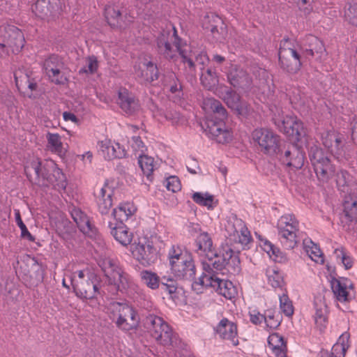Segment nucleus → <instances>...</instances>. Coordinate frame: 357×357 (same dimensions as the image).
<instances>
[{
  "label": "nucleus",
  "instance_id": "f257e3e1",
  "mask_svg": "<svg viewBox=\"0 0 357 357\" xmlns=\"http://www.w3.org/2000/svg\"><path fill=\"white\" fill-rule=\"evenodd\" d=\"M238 248H231L229 245L222 247L220 255L214 251V255L208 256L207 260L203 261V272L197 280L192 283V289L197 294L203 291V284H211L213 280L219 278V274L224 275L226 270L231 275H237L241 271V261L238 257Z\"/></svg>",
  "mask_w": 357,
  "mask_h": 357
},
{
  "label": "nucleus",
  "instance_id": "f03ea898",
  "mask_svg": "<svg viewBox=\"0 0 357 357\" xmlns=\"http://www.w3.org/2000/svg\"><path fill=\"white\" fill-rule=\"evenodd\" d=\"M29 181L40 188H52L60 192L67 185L66 176L52 160L33 158L24 167Z\"/></svg>",
  "mask_w": 357,
  "mask_h": 357
},
{
  "label": "nucleus",
  "instance_id": "7ed1b4c3",
  "mask_svg": "<svg viewBox=\"0 0 357 357\" xmlns=\"http://www.w3.org/2000/svg\"><path fill=\"white\" fill-rule=\"evenodd\" d=\"M204 108L213 113V119L206 121V132L219 144H226L232 139L231 132L226 128L225 121L227 112L222 104L215 98H207L204 101Z\"/></svg>",
  "mask_w": 357,
  "mask_h": 357
},
{
  "label": "nucleus",
  "instance_id": "20e7f679",
  "mask_svg": "<svg viewBox=\"0 0 357 357\" xmlns=\"http://www.w3.org/2000/svg\"><path fill=\"white\" fill-rule=\"evenodd\" d=\"M170 269L174 275L179 280L188 281L191 284L196 279L197 268L192 255L183 252L178 245H172L168 252Z\"/></svg>",
  "mask_w": 357,
  "mask_h": 357
},
{
  "label": "nucleus",
  "instance_id": "39448f33",
  "mask_svg": "<svg viewBox=\"0 0 357 357\" xmlns=\"http://www.w3.org/2000/svg\"><path fill=\"white\" fill-rule=\"evenodd\" d=\"M107 282L121 291L126 290L132 284L131 276L124 271L119 261L109 257L101 259L98 263Z\"/></svg>",
  "mask_w": 357,
  "mask_h": 357
},
{
  "label": "nucleus",
  "instance_id": "423d86ee",
  "mask_svg": "<svg viewBox=\"0 0 357 357\" xmlns=\"http://www.w3.org/2000/svg\"><path fill=\"white\" fill-rule=\"evenodd\" d=\"M109 310L116 317L114 323L120 330L128 332L135 330L139 326L138 313L127 303L113 301L109 303Z\"/></svg>",
  "mask_w": 357,
  "mask_h": 357
},
{
  "label": "nucleus",
  "instance_id": "0eeeda50",
  "mask_svg": "<svg viewBox=\"0 0 357 357\" xmlns=\"http://www.w3.org/2000/svg\"><path fill=\"white\" fill-rule=\"evenodd\" d=\"M225 230L227 234V244L231 248L235 247L233 243L240 245L243 250L249 249V244L252 242L250 232L244 222L232 215L227 221Z\"/></svg>",
  "mask_w": 357,
  "mask_h": 357
},
{
  "label": "nucleus",
  "instance_id": "6e6552de",
  "mask_svg": "<svg viewBox=\"0 0 357 357\" xmlns=\"http://www.w3.org/2000/svg\"><path fill=\"white\" fill-rule=\"evenodd\" d=\"M298 221L291 214L280 217L278 221L277 228L280 241L287 250L294 248L300 241Z\"/></svg>",
  "mask_w": 357,
  "mask_h": 357
},
{
  "label": "nucleus",
  "instance_id": "1a4fd4ad",
  "mask_svg": "<svg viewBox=\"0 0 357 357\" xmlns=\"http://www.w3.org/2000/svg\"><path fill=\"white\" fill-rule=\"evenodd\" d=\"M173 31L172 35L170 36L169 31L163 30L156 38L158 53L168 60L173 59L177 52L181 55V52L185 51L188 47L177 35L175 27H173Z\"/></svg>",
  "mask_w": 357,
  "mask_h": 357
},
{
  "label": "nucleus",
  "instance_id": "9d476101",
  "mask_svg": "<svg viewBox=\"0 0 357 357\" xmlns=\"http://www.w3.org/2000/svg\"><path fill=\"white\" fill-rule=\"evenodd\" d=\"M308 155L318 179L322 182H327L335 173V167L331 160L325 155L324 151L317 146L310 148Z\"/></svg>",
  "mask_w": 357,
  "mask_h": 357
},
{
  "label": "nucleus",
  "instance_id": "9b49d317",
  "mask_svg": "<svg viewBox=\"0 0 357 357\" xmlns=\"http://www.w3.org/2000/svg\"><path fill=\"white\" fill-rule=\"evenodd\" d=\"M255 143L265 154L277 155L282 147L280 137L273 131L267 128H257L252 133Z\"/></svg>",
  "mask_w": 357,
  "mask_h": 357
},
{
  "label": "nucleus",
  "instance_id": "f8f14e48",
  "mask_svg": "<svg viewBox=\"0 0 357 357\" xmlns=\"http://www.w3.org/2000/svg\"><path fill=\"white\" fill-rule=\"evenodd\" d=\"M321 142L327 150L338 160L351 158L349 146L344 142L342 134L335 130H327L321 134Z\"/></svg>",
  "mask_w": 357,
  "mask_h": 357
},
{
  "label": "nucleus",
  "instance_id": "ddd939ff",
  "mask_svg": "<svg viewBox=\"0 0 357 357\" xmlns=\"http://www.w3.org/2000/svg\"><path fill=\"white\" fill-rule=\"evenodd\" d=\"M280 46L284 49V56L289 55L292 59V63H287V60H284V64L289 70L292 73H298L305 62V59L308 58L303 46L297 45L295 47L290 43L289 38H284L280 43Z\"/></svg>",
  "mask_w": 357,
  "mask_h": 357
},
{
  "label": "nucleus",
  "instance_id": "4468645a",
  "mask_svg": "<svg viewBox=\"0 0 357 357\" xmlns=\"http://www.w3.org/2000/svg\"><path fill=\"white\" fill-rule=\"evenodd\" d=\"M277 154V157L284 165L298 169H301L305 161V152L302 147L296 144H284Z\"/></svg>",
  "mask_w": 357,
  "mask_h": 357
},
{
  "label": "nucleus",
  "instance_id": "2eb2a0df",
  "mask_svg": "<svg viewBox=\"0 0 357 357\" xmlns=\"http://www.w3.org/2000/svg\"><path fill=\"white\" fill-rule=\"evenodd\" d=\"M181 56L182 62L192 76H195L197 68L202 72L209 63V58L206 52L202 51L195 54L190 50V47L185 51L181 52Z\"/></svg>",
  "mask_w": 357,
  "mask_h": 357
},
{
  "label": "nucleus",
  "instance_id": "dca6fc26",
  "mask_svg": "<svg viewBox=\"0 0 357 357\" xmlns=\"http://www.w3.org/2000/svg\"><path fill=\"white\" fill-rule=\"evenodd\" d=\"M222 98L227 105L234 110L239 116H246L250 109L248 104L241 100V96L231 87L226 85L220 86Z\"/></svg>",
  "mask_w": 357,
  "mask_h": 357
},
{
  "label": "nucleus",
  "instance_id": "f3484780",
  "mask_svg": "<svg viewBox=\"0 0 357 357\" xmlns=\"http://www.w3.org/2000/svg\"><path fill=\"white\" fill-rule=\"evenodd\" d=\"M274 124L284 134L299 138L305 134L303 123L296 117L286 116L283 118H274Z\"/></svg>",
  "mask_w": 357,
  "mask_h": 357
},
{
  "label": "nucleus",
  "instance_id": "a211bd4d",
  "mask_svg": "<svg viewBox=\"0 0 357 357\" xmlns=\"http://www.w3.org/2000/svg\"><path fill=\"white\" fill-rule=\"evenodd\" d=\"M214 331L220 339L230 342L233 346L238 345L237 325L227 318H222Z\"/></svg>",
  "mask_w": 357,
  "mask_h": 357
},
{
  "label": "nucleus",
  "instance_id": "6ab92c4d",
  "mask_svg": "<svg viewBox=\"0 0 357 357\" xmlns=\"http://www.w3.org/2000/svg\"><path fill=\"white\" fill-rule=\"evenodd\" d=\"M70 212L79 230L91 238H96L98 233L97 228L91 222L87 215L80 208L76 207H73Z\"/></svg>",
  "mask_w": 357,
  "mask_h": 357
},
{
  "label": "nucleus",
  "instance_id": "aec40b11",
  "mask_svg": "<svg viewBox=\"0 0 357 357\" xmlns=\"http://www.w3.org/2000/svg\"><path fill=\"white\" fill-rule=\"evenodd\" d=\"M93 278V274L89 273L87 280L73 284L74 292L77 297L82 299H93L100 294L98 285L92 281Z\"/></svg>",
  "mask_w": 357,
  "mask_h": 357
},
{
  "label": "nucleus",
  "instance_id": "412c9836",
  "mask_svg": "<svg viewBox=\"0 0 357 357\" xmlns=\"http://www.w3.org/2000/svg\"><path fill=\"white\" fill-rule=\"evenodd\" d=\"M132 254L136 259L144 266H149L155 263L158 259L157 250L149 242L136 245Z\"/></svg>",
  "mask_w": 357,
  "mask_h": 357
},
{
  "label": "nucleus",
  "instance_id": "4be33fe9",
  "mask_svg": "<svg viewBox=\"0 0 357 357\" xmlns=\"http://www.w3.org/2000/svg\"><path fill=\"white\" fill-rule=\"evenodd\" d=\"M61 63L58 56L51 55L43 62V69L45 73L56 84H63L67 80L61 73Z\"/></svg>",
  "mask_w": 357,
  "mask_h": 357
},
{
  "label": "nucleus",
  "instance_id": "5701e85b",
  "mask_svg": "<svg viewBox=\"0 0 357 357\" xmlns=\"http://www.w3.org/2000/svg\"><path fill=\"white\" fill-rule=\"evenodd\" d=\"M99 152L107 160L126 158L127 151L119 143L105 139L99 143Z\"/></svg>",
  "mask_w": 357,
  "mask_h": 357
},
{
  "label": "nucleus",
  "instance_id": "b1692460",
  "mask_svg": "<svg viewBox=\"0 0 357 357\" xmlns=\"http://www.w3.org/2000/svg\"><path fill=\"white\" fill-rule=\"evenodd\" d=\"M332 291L340 302H347L352 298L350 290L353 289L352 282L347 278H333L331 281Z\"/></svg>",
  "mask_w": 357,
  "mask_h": 357
},
{
  "label": "nucleus",
  "instance_id": "393cba45",
  "mask_svg": "<svg viewBox=\"0 0 357 357\" xmlns=\"http://www.w3.org/2000/svg\"><path fill=\"white\" fill-rule=\"evenodd\" d=\"M227 82L235 89L250 86L251 79L248 73L237 66H231L227 74Z\"/></svg>",
  "mask_w": 357,
  "mask_h": 357
},
{
  "label": "nucleus",
  "instance_id": "a878e982",
  "mask_svg": "<svg viewBox=\"0 0 357 357\" xmlns=\"http://www.w3.org/2000/svg\"><path fill=\"white\" fill-rule=\"evenodd\" d=\"M211 282V284H203V289L204 288L212 287L218 294L227 299H231L237 294L236 288L229 280L218 278H215Z\"/></svg>",
  "mask_w": 357,
  "mask_h": 357
},
{
  "label": "nucleus",
  "instance_id": "bb28decb",
  "mask_svg": "<svg viewBox=\"0 0 357 357\" xmlns=\"http://www.w3.org/2000/svg\"><path fill=\"white\" fill-rule=\"evenodd\" d=\"M60 9V0H38L32 7L36 15L43 19L57 13Z\"/></svg>",
  "mask_w": 357,
  "mask_h": 357
},
{
  "label": "nucleus",
  "instance_id": "cd10ccee",
  "mask_svg": "<svg viewBox=\"0 0 357 357\" xmlns=\"http://www.w3.org/2000/svg\"><path fill=\"white\" fill-rule=\"evenodd\" d=\"M314 307L315 310L314 314V322L317 326L321 331L326 328L328 322V307L324 297L321 295L316 296L314 300Z\"/></svg>",
  "mask_w": 357,
  "mask_h": 357
},
{
  "label": "nucleus",
  "instance_id": "c85d7f7f",
  "mask_svg": "<svg viewBox=\"0 0 357 357\" xmlns=\"http://www.w3.org/2000/svg\"><path fill=\"white\" fill-rule=\"evenodd\" d=\"M112 190L107 185H105L98 193H95L98 211L102 215L109 214L112 206Z\"/></svg>",
  "mask_w": 357,
  "mask_h": 357
},
{
  "label": "nucleus",
  "instance_id": "c756f323",
  "mask_svg": "<svg viewBox=\"0 0 357 357\" xmlns=\"http://www.w3.org/2000/svg\"><path fill=\"white\" fill-rule=\"evenodd\" d=\"M203 27L211 31L217 39L220 38V37H218L217 35H220L223 38L227 32L226 26L222 20L219 16L211 13L205 17L203 22Z\"/></svg>",
  "mask_w": 357,
  "mask_h": 357
},
{
  "label": "nucleus",
  "instance_id": "7c9ffc66",
  "mask_svg": "<svg viewBox=\"0 0 357 357\" xmlns=\"http://www.w3.org/2000/svg\"><path fill=\"white\" fill-rule=\"evenodd\" d=\"M195 251L199 255L208 257L214 255L215 248L210 235L207 232H201L196 236Z\"/></svg>",
  "mask_w": 357,
  "mask_h": 357
},
{
  "label": "nucleus",
  "instance_id": "2f4dec72",
  "mask_svg": "<svg viewBox=\"0 0 357 357\" xmlns=\"http://www.w3.org/2000/svg\"><path fill=\"white\" fill-rule=\"evenodd\" d=\"M117 103L128 114H133L137 108V103L134 96L125 88L119 91Z\"/></svg>",
  "mask_w": 357,
  "mask_h": 357
},
{
  "label": "nucleus",
  "instance_id": "473e14b6",
  "mask_svg": "<svg viewBox=\"0 0 357 357\" xmlns=\"http://www.w3.org/2000/svg\"><path fill=\"white\" fill-rule=\"evenodd\" d=\"M113 225V223L109 222L110 233L116 241L124 246L129 245L132 241V234L128 227L123 223H116L114 226Z\"/></svg>",
  "mask_w": 357,
  "mask_h": 357
},
{
  "label": "nucleus",
  "instance_id": "72a5a7b5",
  "mask_svg": "<svg viewBox=\"0 0 357 357\" xmlns=\"http://www.w3.org/2000/svg\"><path fill=\"white\" fill-rule=\"evenodd\" d=\"M144 70H136L137 75L141 78L142 82L144 83H152L160 77L158 68L155 63L151 61L144 63Z\"/></svg>",
  "mask_w": 357,
  "mask_h": 357
},
{
  "label": "nucleus",
  "instance_id": "f704fd0d",
  "mask_svg": "<svg viewBox=\"0 0 357 357\" xmlns=\"http://www.w3.org/2000/svg\"><path fill=\"white\" fill-rule=\"evenodd\" d=\"M303 47L306 54L312 57L314 56L315 54H321L325 51L322 41L313 35H308L305 37Z\"/></svg>",
  "mask_w": 357,
  "mask_h": 357
},
{
  "label": "nucleus",
  "instance_id": "c9c22d12",
  "mask_svg": "<svg viewBox=\"0 0 357 357\" xmlns=\"http://www.w3.org/2000/svg\"><path fill=\"white\" fill-rule=\"evenodd\" d=\"M158 335H153L152 337L160 344L164 346L172 345L174 342L175 335L171 327L164 321L162 325L157 329Z\"/></svg>",
  "mask_w": 357,
  "mask_h": 357
},
{
  "label": "nucleus",
  "instance_id": "e433bc0d",
  "mask_svg": "<svg viewBox=\"0 0 357 357\" xmlns=\"http://www.w3.org/2000/svg\"><path fill=\"white\" fill-rule=\"evenodd\" d=\"M261 247L275 262L280 264L287 262V255L267 239L261 241Z\"/></svg>",
  "mask_w": 357,
  "mask_h": 357
},
{
  "label": "nucleus",
  "instance_id": "4c0bfd02",
  "mask_svg": "<svg viewBox=\"0 0 357 357\" xmlns=\"http://www.w3.org/2000/svg\"><path fill=\"white\" fill-rule=\"evenodd\" d=\"M136 208L130 203L121 204L117 208H114L112 215L119 221L118 223H123L134 214Z\"/></svg>",
  "mask_w": 357,
  "mask_h": 357
},
{
  "label": "nucleus",
  "instance_id": "58836bf2",
  "mask_svg": "<svg viewBox=\"0 0 357 357\" xmlns=\"http://www.w3.org/2000/svg\"><path fill=\"white\" fill-rule=\"evenodd\" d=\"M200 80L202 85L208 90L215 86L219 82L215 70L211 68H208L204 72H202Z\"/></svg>",
  "mask_w": 357,
  "mask_h": 357
},
{
  "label": "nucleus",
  "instance_id": "ea45409f",
  "mask_svg": "<svg viewBox=\"0 0 357 357\" xmlns=\"http://www.w3.org/2000/svg\"><path fill=\"white\" fill-rule=\"evenodd\" d=\"M105 16L107 23L112 27L121 26V13L114 6H106L105 8Z\"/></svg>",
  "mask_w": 357,
  "mask_h": 357
},
{
  "label": "nucleus",
  "instance_id": "a19ab883",
  "mask_svg": "<svg viewBox=\"0 0 357 357\" xmlns=\"http://www.w3.org/2000/svg\"><path fill=\"white\" fill-rule=\"evenodd\" d=\"M164 319L153 314H149L143 321L144 328L153 335H158L157 329L162 325Z\"/></svg>",
  "mask_w": 357,
  "mask_h": 357
},
{
  "label": "nucleus",
  "instance_id": "79ce46f5",
  "mask_svg": "<svg viewBox=\"0 0 357 357\" xmlns=\"http://www.w3.org/2000/svg\"><path fill=\"white\" fill-rule=\"evenodd\" d=\"M138 163L143 174L146 176L147 180L152 181V173L154 169V159L146 155H140L138 158Z\"/></svg>",
  "mask_w": 357,
  "mask_h": 357
},
{
  "label": "nucleus",
  "instance_id": "37998d69",
  "mask_svg": "<svg viewBox=\"0 0 357 357\" xmlns=\"http://www.w3.org/2000/svg\"><path fill=\"white\" fill-rule=\"evenodd\" d=\"M142 281L150 289H157L160 287V277L157 273L148 270H143L140 272Z\"/></svg>",
  "mask_w": 357,
  "mask_h": 357
},
{
  "label": "nucleus",
  "instance_id": "c03bdc74",
  "mask_svg": "<svg viewBox=\"0 0 357 357\" xmlns=\"http://www.w3.org/2000/svg\"><path fill=\"white\" fill-rule=\"evenodd\" d=\"M161 82L163 86L167 87L172 93H180L182 89L181 84L174 73L164 75Z\"/></svg>",
  "mask_w": 357,
  "mask_h": 357
},
{
  "label": "nucleus",
  "instance_id": "a18cd8bd",
  "mask_svg": "<svg viewBox=\"0 0 357 357\" xmlns=\"http://www.w3.org/2000/svg\"><path fill=\"white\" fill-rule=\"evenodd\" d=\"M344 214L348 222L357 218V197H349L344 200Z\"/></svg>",
  "mask_w": 357,
  "mask_h": 357
},
{
  "label": "nucleus",
  "instance_id": "49530a36",
  "mask_svg": "<svg viewBox=\"0 0 357 357\" xmlns=\"http://www.w3.org/2000/svg\"><path fill=\"white\" fill-rule=\"evenodd\" d=\"M160 282L161 289L167 291L170 296L173 298L174 295L176 293L178 288L176 280L169 275H163L160 278Z\"/></svg>",
  "mask_w": 357,
  "mask_h": 357
},
{
  "label": "nucleus",
  "instance_id": "de8ad7c7",
  "mask_svg": "<svg viewBox=\"0 0 357 357\" xmlns=\"http://www.w3.org/2000/svg\"><path fill=\"white\" fill-rule=\"evenodd\" d=\"M344 17L349 24L357 27V1L349 3L345 6Z\"/></svg>",
  "mask_w": 357,
  "mask_h": 357
},
{
  "label": "nucleus",
  "instance_id": "09e8293b",
  "mask_svg": "<svg viewBox=\"0 0 357 357\" xmlns=\"http://www.w3.org/2000/svg\"><path fill=\"white\" fill-rule=\"evenodd\" d=\"M192 200L197 204L206 206L208 209L213 208L214 197L208 193L195 192L192 195Z\"/></svg>",
  "mask_w": 357,
  "mask_h": 357
},
{
  "label": "nucleus",
  "instance_id": "8fccbe9b",
  "mask_svg": "<svg viewBox=\"0 0 357 357\" xmlns=\"http://www.w3.org/2000/svg\"><path fill=\"white\" fill-rule=\"evenodd\" d=\"M264 322L270 329L277 328L281 323V317L273 310H268L264 313Z\"/></svg>",
  "mask_w": 357,
  "mask_h": 357
},
{
  "label": "nucleus",
  "instance_id": "3c124183",
  "mask_svg": "<svg viewBox=\"0 0 357 357\" xmlns=\"http://www.w3.org/2000/svg\"><path fill=\"white\" fill-rule=\"evenodd\" d=\"M266 275L268 278V282L273 288L281 287L284 280L282 274L275 268H268L266 271Z\"/></svg>",
  "mask_w": 357,
  "mask_h": 357
},
{
  "label": "nucleus",
  "instance_id": "603ef678",
  "mask_svg": "<svg viewBox=\"0 0 357 357\" xmlns=\"http://www.w3.org/2000/svg\"><path fill=\"white\" fill-rule=\"evenodd\" d=\"M47 139L50 150L57 153H61L63 151V144L61 140V137L57 133L48 132L47 135Z\"/></svg>",
  "mask_w": 357,
  "mask_h": 357
},
{
  "label": "nucleus",
  "instance_id": "864d4df0",
  "mask_svg": "<svg viewBox=\"0 0 357 357\" xmlns=\"http://www.w3.org/2000/svg\"><path fill=\"white\" fill-rule=\"evenodd\" d=\"M334 255L338 262H341L345 269H350L353 266V259L344 250L342 247L335 248Z\"/></svg>",
  "mask_w": 357,
  "mask_h": 357
},
{
  "label": "nucleus",
  "instance_id": "5fc2aeb1",
  "mask_svg": "<svg viewBox=\"0 0 357 357\" xmlns=\"http://www.w3.org/2000/svg\"><path fill=\"white\" fill-rule=\"evenodd\" d=\"M14 211H15V222L21 230V237L22 238H26L31 242H34L35 237L29 231L26 225L23 222L22 218H21L20 210L15 209Z\"/></svg>",
  "mask_w": 357,
  "mask_h": 357
},
{
  "label": "nucleus",
  "instance_id": "6e6d98bb",
  "mask_svg": "<svg viewBox=\"0 0 357 357\" xmlns=\"http://www.w3.org/2000/svg\"><path fill=\"white\" fill-rule=\"evenodd\" d=\"M280 308L287 317H291L294 314V306L291 301L287 294L279 295Z\"/></svg>",
  "mask_w": 357,
  "mask_h": 357
},
{
  "label": "nucleus",
  "instance_id": "4d7b16f0",
  "mask_svg": "<svg viewBox=\"0 0 357 357\" xmlns=\"http://www.w3.org/2000/svg\"><path fill=\"white\" fill-rule=\"evenodd\" d=\"M351 176L348 172L345 170H340L337 174V185L339 190L343 192L348 191V185L350 181Z\"/></svg>",
  "mask_w": 357,
  "mask_h": 357
},
{
  "label": "nucleus",
  "instance_id": "13d9d810",
  "mask_svg": "<svg viewBox=\"0 0 357 357\" xmlns=\"http://www.w3.org/2000/svg\"><path fill=\"white\" fill-rule=\"evenodd\" d=\"M98 68V62L96 56H91L87 58V66L81 68L79 71L81 73L93 74L96 73Z\"/></svg>",
  "mask_w": 357,
  "mask_h": 357
},
{
  "label": "nucleus",
  "instance_id": "bf43d9fd",
  "mask_svg": "<svg viewBox=\"0 0 357 357\" xmlns=\"http://www.w3.org/2000/svg\"><path fill=\"white\" fill-rule=\"evenodd\" d=\"M15 35V36L13 38L14 42L13 43L10 41V46L13 47V51L19 52L24 47V38L22 33L17 29H16Z\"/></svg>",
  "mask_w": 357,
  "mask_h": 357
},
{
  "label": "nucleus",
  "instance_id": "052dcab7",
  "mask_svg": "<svg viewBox=\"0 0 357 357\" xmlns=\"http://www.w3.org/2000/svg\"><path fill=\"white\" fill-rule=\"evenodd\" d=\"M286 344L287 342L284 341V337L278 333H273L268 337V345L269 349L276 347H282V345Z\"/></svg>",
  "mask_w": 357,
  "mask_h": 357
},
{
  "label": "nucleus",
  "instance_id": "680f3d73",
  "mask_svg": "<svg viewBox=\"0 0 357 357\" xmlns=\"http://www.w3.org/2000/svg\"><path fill=\"white\" fill-rule=\"evenodd\" d=\"M284 49H282L280 46V49H279V52H278V58H279V65L280 66V68L284 70L285 71L286 73H289V74H291V75H294V74H296L297 73H292L291 71L289 70L288 68L286 67L285 64H284V60L286 59L287 60V63H292V59L291 58V56L289 55H286L284 56Z\"/></svg>",
  "mask_w": 357,
  "mask_h": 357
},
{
  "label": "nucleus",
  "instance_id": "e2e57ef3",
  "mask_svg": "<svg viewBox=\"0 0 357 357\" xmlns=\"http://www.w3.org/2000/svg\"><path fill=\"white\" fill-rule=\"evenodd\" d=\"M16 86L18 89L26 86L27 82L31 79L28 72L22 73L21 70L16 71L14 74Z\"/></svg>",
  "mask_w": 357,
  "mask_h": 357
},
{
  "label": "nucleus",
  "instance_id": "0e129e2a",
  "mask_svg": "<svg viewBox=\"0 0 357 357\" xmlns=\"http://www.w3.org/2000/svg\"><path fill=\"white\" fill-rule=\"evenodd\" d=\"M166 188L173 192L179 191L181 189V182L177 176H172L167 178Z\"/></svg>",
  "mask_w": 357,
  "mask_h": 357
},
{
  "label": "nucleus",
  "instance_id": "69168bd1",
  "mask_svg": "<svg viewBox=\"0 0 357 357\" xmlns=\"http://www.w3.org/2000/svg\"><path fill=\"white\" fill-rule=\"evenodd\" d=\"M337 350H341L342 352V354L343 356L345 354V349L344 347V346L341 345H334L332 348V351H329L328 350H326V349H321L319 353L317 355V357H337L335 355V353L337 351Z\"/></svg>",
  "mask_w": 357,
  "mask_h": 357
},
{
  "label": "nucleus",
  "instance_id": "338daca9",
  "mask_svg": "<svg viewBox=\"0 0 357 357\" xmlns=\"http://www.w3.org/2000/svg\"><path fill=\"white\" fill-rule=\"evenodd\" d=\"M310 258L316 261L317 263L322 264L324 262L323 254L319 248L316 245L311 248V252L310 254Z\"/></svg>",
  "mask_w": 357,
  "mask_h": 357
},
{
  "label": "nucleus",
  "instance_id": "774afa93",
  "mask_svg": "<svg viewBox=\"0 0 357 357\" xmlns=\"http://www.w3.org/2000/svg\"><path fill=\"white\" fill-rule=\"evenodd\" d=\"M308 2V0H298L297 1V6L299 10L305 15H309L312 10V6Z\"/></svg>",
  "mask_w": 357,
  "mask_h": 357
}]
</instances>
